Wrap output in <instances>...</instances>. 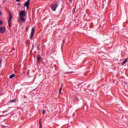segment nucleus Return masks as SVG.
<instances>
[{
    "mask_svg": "<svg viewBox=\"0 0 128 128\" xmlns=\"http://www.w3.org/2000/svg\"><path fill=\"white\" fill-rule=\"evenodd\" d=\"M20 0H16V2H20Z\"/></svg>",
    "mask_w": 128,
    "mask_h": 128,
    "instance_id": "obj_24",
    "label": "nucleus"
},
{
    "mask_svg": "<svg viewBox=\"0 0 128 128\" xmlns=\"http://www.w3.org/2000/svg\"><path fill=\"white\" fill-rule=\"evenodd\" d=\"M20 22H26V19H24V17L20 16Z\"/></svg>",
    "mask_w": 128,
    "mask_h": 128,
    "instance_id": "obj_8",
    "label": "nucleus"
},
{
    "mask_svg": "<svg viewBox=\"0 0 128 128\" xmlns=\"http://www.w3.org/2000/svg\"><path fill=\"white\" fill-rule=\"evenodd\" d=\"M64 86V84H62V86H61V87H60V90H59V94H60V92H62V86Z\"/></svg>",
    "mask_w": 128,
    "mask_h": 128,
    "instance_id": "obj_14",
    "label": "nucleus"
},
{
    "mask_svg": "<svg viewBox=\"0 0 128 128\" xmlns=\"http://www.w3.org/2000/svg\"><path fill=\"white\" fill-rule=\"evenodd\" d=\"M85 74H86V73Z\"/></svg>",
    "mask_w": 128,
    "mask_h": 128,
    "instance_id": "obj_29",
    "label": "nucleus"
},
{
    "mask_svg": "<svg viewBox=\"0 0 128 128\" xmlns=\"http://www.w3.org/2000/svg\"><path fill=\"white\" fill-rule=\"evenodd\" d=\"M26 32H28V27H26Z\"/></svg>",
    "mask_w": 128,
    "mask_h": 128,
    "instance_id": "obj_19",
    "label": "nucleus"
},
{
    "mask_svg": "<svg viewBox=\"0 0 128 128\" xmlns=\"http://www.w3.org/2000/svg\"><path fill=\"white\" fill-rule=\"evenodd\" d=\"M78 102V97L75 98L74 100V102Z\"/></svg>",
    "mask_w": 128,
    "mask_h": 128,
    "instance_id": "obj_15",
    "label": "nucleus"
},
{
    "mask_svg": "<svg viewBox=\"0 0 128 128\" xmlns=\"http://www.w3.org/2000/svg\"><path fill=\"white\" fill-rule=\"evenodd\" d=\"M42 112H43V114H46V110H42Z\"/></svg>",
    "mask_w": 128,
    "mask_h": 128,
    "instance_id": "obj_18",
    "label": "nucleus"
},
{
    "mask_svg": "<svg viewBox=\"0 0 128 128\" xmlns=\"http://www.w3.org/2000/svg\"><path fill=\"white\" fill-rule=\"evenodd\" d=\"M5 10L9 13L10 16L8 20V24L9 26V28H12V13H10V12L8 8H5Z\"/></svg>",
    "mask_w": 128,
    "mask_h": 128,
    "instance_id": "obj_1",
    "label": "nucleus"
},
{
    "mask_svg": "<svg viewBox=\"0 0 128 128\" xmlns=\"http://www.w3.org/2000/svg\"><path fill=\"white\" fill-rule=\"evenodd\" d=\"M2 12H0V16H2Z\"/></svg>",
    "mask_w": 128,
    "mask_h": 128,
    "instance_id": "obj_23",
    "label": "nucleus"
},
{
    "mask_svg": "<svg viewBox=\"0 0 128 128\" xmlns=\"http://www.w3.org/2000/svg\"><path fill=\"white\" fill-rule=\"evenodd\" d=\"M14 76H16V74H13L12 75L10 76V78H14Z\"/></svg>",
    "mask_w": 128,
    "mask_h": 128,
    "instance_id": "obj_10",
    "label": "nucleus"
},
{
    "mask_svg": "<svg viewBox=\"0 0 128 128\" xmlns=\"http://www.w3.org/2000/svg\"><path fill=\"white\" fill-rule=\"evenodd\" d=\"M18 6H22V4H20V3H18Z\"/></svg>",
    "mask_w": 128,
    "mask_h": 128,
    "instance_id": "obj_20",
    "label": "nucleus"
},
{
    "mask_svg": "<svg viewBox=\"0 0 128 128\" xmlns=\"http://www.w3.org/2000/svg\"><path fill=\"white\" fill-rule=\"evenodd\" d=\"M42 62V58L40 56V55L38 54L37 57V63L40 64Z\"/></svg>",
    "mask_w": 128,
    "mask_h": 128,
    "instance_id": "obj_3",
    "label": "nucleus"
},
{
    "mask_svg": "<svg viewBox=\"0 0 128 128\" xmlns=\"http://www.w3.org/2000/svg\"><path fill=\"white\" fill-rule=\"evenodd\" d=\"M34 28H32V32L30 33V39L32 40L34 38Z\"/></svg>",
    "mask_w": 128,
    "mask_h": 128,
    "instance_id": "obj_5",
    "label": "nucleus"
},
{
    "mask_svg": "<svg viewBox=\"0 0 128 128\" xmlns=\"http://www.w3.org/2000/svg\"><path fill=\"white\" fill-rule=\"evenodd\" d=\"M26 11L22 10L20 12V16L21 17L26 16Z\"/></svg>",
    "mask_w": 128,
    "mask_h": 128,
    "instance_id": "obj_7",
    "label": "nucleus"
},
{
    "mask_svg": "<svg viewBox=\"0 0 128 128\" xmlns=\"http://www.w3.org/2000/svg\"><path fill=\"white\" fill-rule=\"evenodd\" d=\"M30 0H28L27 2L24 4V6H26L27 10L30 8Z\"/></svg>",
    "mask_w": 128,
    "mask_h": 128,
    "instance_id": "obj_4",
    "label": "nucleus"
},
{
    "mask_svg": "<svg viewBox=\"0 0 128 128\" xmlns=\"http://www.w3.org/2000/svg\"><path fill=\"white\" fill-rule=\"evenodd\" d=\"M32 50H34V48H32V50H31L30 52H32Z\"/></svg>",
    "mask_w": 128,
    "mask_h": 128,
    "instance_id": "obj_25",
    "label": "nucleus"
},
{
    "mask_svg": "<svg viewBox=\"0 0 128 128\" xmlns=\"http://www.w3.org/2000/svg\"><path fill=\"white\" fill-rule=\"evenodd\" d=\"M2 22L0 20V25H2Z\"/></svg>",
    "mask_w": 128,
    "mask_h": 128,
    "instance_id": "obj_21",
    "label": "nucleus"
},
{
    "mask_svg": "<svg viewBox=\"0 0 128 128\" xmlns=\"http://www.w3.org/2000/svg\"><path fill=\"white\" fill-rule=\"evenodd\" d=\"M74 74V72L71 71V72H66L64 73L65 74Z\"/></svg>",
    "mask_w": 128,
    "mask_h": 128,
    "instance_id": "obj_12",
    "label": "nucleus"
},
{
    "mask_svg": "<svg viewBox=\"0 0 128 128\" xmlns=\"http://www.w3.org/2000/svg\"><path fill=\"white\" fill-rule=\"evenodd\" d=\"M34 47V45H32V48Z\"/></svg>",
    "mask_w": 128,
    "mask_h": 128,
    "instance_id": "obj_27",
    "label": "nucleus"
},
{
    "mask_svg": "<svg viewBox=\"0 0 128 128\" xmlns=\"http://www.w3.org/2000/svg\"><path fill=\"white\" fill-rule=\"evenodd\" d=\"M76 6H75V8H74V12H76Z\"/></svg>",
    "mask_w": 128,
    "mask_h": 128,
    "instance_id": "obj_17",
    "label": "nucleus"
},
{
    "mask_svg": "<svg viewBox=\"0 0 128 128\" xmlns=\"http://www.w3.org/2000/svg\"><path fill=\"white\" fill-rule=\"evenodd\" d=\"M1 6H0V8Z\"/></svg>",
    "mask_w": 128,
    "mask_h": 128,
    "instance_id": "obj_30",
    "label": "nucleus"
},
{
    "mask_svg": "<svg viewBox=\"0 0 128 128\" xmlns=\"http://www.w3.org/2000/svg\"><path fill=\"white\" fill-rule=\"evenodd\" d=\"M104 5L103 4V6H102V7H104Z\"/></svg>",
    "mask_w": 128,
    "mask_h": 128,
    "instance_id": "obj_26",
    "label": "nucleus"
},
{
    "mask_svg": "<svg viewBox=\"0 0 128 128\" xmlns=\"http://www.w3.org/2000/svg\"><path fill=\"white\" fill-rule=\"evenodd\" d=\"M40 44H38L37 46V49L38 50H40Z\"/></svg>",
    "mask_w": 128,
    "mask_h": 128,
    "instance_id": "obj_16",
    "label": "nucleus"
},
{
    "mask_svg": "<svg viewBox=\"0 0 128 128\" xmlns=\"http://www.w3.org/2000/svg\"><path fill=\"white\" fill-rule=\"evenodd\" d=\"M16 102V99H14V100H10L9 102Z\"/></svg>",
    "mask_w": 128,
    "mask_h": 128,
    "instance_id": "obj_11",
    "label": "nucleus"
},
{
    "mask_svg": "<svg viewBox=\"0 0 128 128\" xmlns=\"http://www.w3.org/2000/svg\"><path fill=\"white\" fill-rule=\"evenodd\" d=\"M42 120L40 119V121H39V124H40V128H42V122H40Z\"/></svg>",
    "mask_w": 128,
    "mask_h": 128,
    "instance_id": "obj_13",
    "label": "nucleus"
},
{
    "mask_svg": "<svg viewBox=\"0 0 128 128\" xmlns=\"http://www.w3.org/2000/svg\"><path fill=\"white\" fill-rule=\"evenodd\" d=\"M58 8V3L56 4H52L51 6V8L54 10V12H56V8Z\"/></svg>",
    "mask_w": 128,
    "mask_h": 128,
    "instance_id": "obj_2",
    "label": "nucleus"
},
{
    "mask_svg": "<svg viewBox=\"0 0 128 128\" xmlns=\"http://www.w3.org/2000/svg\"><path fill=\"white\" fill-rule=\"evenodd\" d=\"M70 4H72V0H70Z\"/></svg>",
    "mask_w": 128,
    "mask_h": 128,
    "instance_id": "obj_22",
    "label": "nucleus"
},
{
    "mask_svg": "<svg viewBox=\"0 0 128 128\" xmlns=\"http://www.w3.org/2000/svg\"><path fill=\"white\" fill-rule=\"evenodd\" d=\"M102 8H104V7H102Z\"/></svg>",
    "mask_w": 128,
    "mask_h": 128,
    "instance_id": "obj_28",
    "label": "nucleus"
},
{
    "mask_svg": "<svg viewBox=\"0 0 128 128\" xmlns=\"http://www.w3.org/2000/svg\"><path fill=\"white\" fill-rule=\"evenodd\" d=\"M0 32H1V34H4L6 32V28L4 27L0 28Z\"/></svg>",
    "mask_w": 128,
    "mask_h": 128,
    "instance_id": "obj_6",
    "label": "nucleus"
},
{
    "mask_svg": "<svg viewBox=\"0 0 128 128\" xmlns=\"http://www.w3.org/2000/svg\"><path fill=\"white\" fill-rule=\"evenodd\" d=\"M128 59L126 58V60H124V61L122 63V66H124V64H126V62H128Z\"/></svg>",
    "mask_w": 128,
    "mask_h": 128,
    "instance_id": "obj_9",
    "label": "nucleus"
}]
</instances>
